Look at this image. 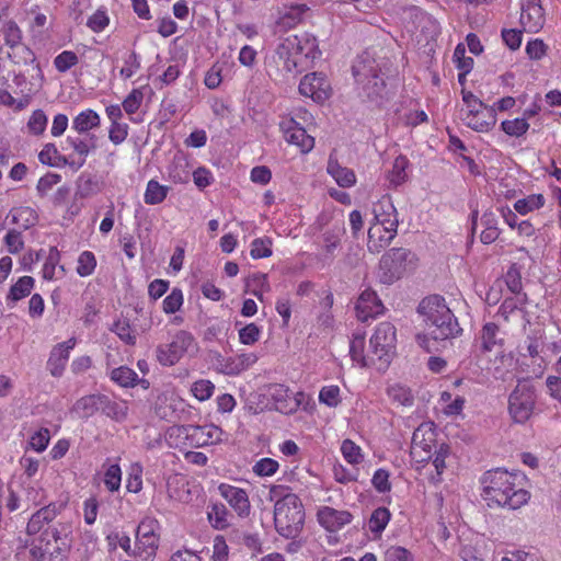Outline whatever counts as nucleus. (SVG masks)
I'll return each instance as SVG.
<instances>
[{"instance_id": "nucleus-40", "label": "nucleus", "mask_w": 561, "mask_h": 561, "mask_svg": "<svg viewBox=\"0 0 561 561\" xmlns=\"http://www.w3.org/2000/svg\"><path fill=\"white\" fill-rule=\"evenodd\" d=\"M410 162L405 156H399L394 159L392 169L388 173V180L394 187L403 184L408 180L407 170Z\"/></svg>"}, {"instance_id": "nucleus-52", "label": "nucleus", "mask_w": 561, "mask_h": 561, "mask_svg": "<svg viewBox=\"0 0 561 561\" xmlns=\"http://www.w3.org/2000/svg\"><path fill=\"white\" fill-rule=\"evenodd\" d=\"M319 402L329 408H336L342 402L340 387L336 385L322 387L319 391Z\"/></svg>"}, {"instance_id": "nucleus-6", "label": "nucleus", "mask_w": 561, "mask_h": 561, "mask_svg": "<svg viewBox=\"0 0 561 561\" xmlns=\"http://www.w3.org/2000/svg\"><path fill=\"white\" fill-rule=\"evenodd\" d=\"M222 430L215 424L173 425L167 432L171 447L199 448L221 440Z\"/></svg>"}, {"instance_id": "nucleus-9", "label": "nucleus", "mask_w": 561, "mask_h": 561, "mask_svg": "<svg viewBox=\"0 0 561 561\" xmlns=\"http://www.w3.org/2000/svg\"><path fill=\"white\" fill-rule=\"evenodd\" d=\"M537 404V391L528 380H518L516 387L508 397V413L518 424L526 423L535 413Z\"/></svg>"}, {"instance_id": "nucleus-63", "label": "nucleus", "mask_w": 561, "mask_h": 561, "mask_svg": "<svg viewBox=\"0 0 561 561\" xmlns=\"http://www.w3.org/2000/svg\"><path fill=\"white\" fill-rule=\"evenodd\" d=\"M160 523L152 516L144 517L136 531V537L160 536Z\"/></svg>"}, {"instance_id": "nucleus-27", "label": "nucleus", "mask_w": 561, "mask_h": 561, "mask_svg": "<svg viewBox=\"0 0 561 561\" xmlns=\"http://www.w3.org/2000/svg\"><path fill=\"white\" fill-rule=\"evenodd\" d=\"M13 225L12 228L25 231L38 222L36 210L30 206L13 207L8 217Z\"/></svg>"}, {"instance_id": "nucleus-26", "label": "nucleus", "mask_w": 561, "mask_h": 561, "mask_svg": "<svg viewBox=\"0 0 561 561\" xmlns=\"http://www.w3.org/2000/svg\"><path fill=\"white\" fill-rule=\"evenodd\" d=\"M183 403V400L174 394H161L156 401L154 413L161 420L172 422L179 416L178 412Z\"/></svg>"}, {"instance_id": "nucleus-55", "label": "nucleus", "mask_w": 561, "mask_h": 561, "mask_svg": "<svg viewBox=\"0 0 561 561\" xmlns=\"http://www.w3.org/2000/svg\"><path fill=\"white\" fill-rule=\"evenodd\" d=\"M215 391V385L208 379H198L191 386L192 396L203 402L211 398Z\"/></svg>"}, {"instance_id": "nucleus-19", "label": "nucleus", "mask_w": 561, "mask_h": 561, "mask_svg": "<svg viewBox=\"0 0 561 561\" xmlns=\"http://www.w3.org/2000/svg\"><path fill=\"white\" fill-rule=\"evenodd\" d=\"M520 23L524 30L529 33H537L542 28L545 14L539 0H528L526 4H523Z\"/></svg>"}, {"instance_id": "nucleus-59", "label": "nucleus", "mask_w": 561, "mask_h": 561, "mask_svg": "<svg viewBox=\"0 0 561 561\" xmlns=\"http://www.w3.org/2000/svg\"><path fill=\"white\" fill-rule=\"evenodd\" d=\"M208 518L217 529H225L229 526V513L225 505L215 504L208 513Z\"/></svg>"}, {"instance_id": "nucleus-16", "label": "nucleus", "mask_w": 561, "mask_h": 561, "mask_svg": "<svg viewBox=\"0 0 561 561\" xmlns=\"http://www.w3.org/2000/svg\"><path fill=\"white\" fill-rule=\"evenodd\" d=\"M317 522L327 531L335 533L350 525L353 522V515L346 510L320 506L317 511Z\"/></svg>"}, {"instance_id": "nucleus-7", "label": "nucleus", "mask_w": 561, "mask_h": 561, "mask_svg": "<svg viewBox=\"0 0 561 561\" xmlns=\"http://www.w3.org/2000/svg\"><path fill=\"white\" fill-rule=\"evenodd\" d=\"M267 396L275 410L282 414L291 415L299 410L312 413L316 408L311 394L302 390L293 392L291 389L284 383L270 385Z\"/></svg>"}, {"instance_id": "nucleus-18", "label": "nucleus", "mask_w": 561, "mask_h": 561, "mask_svg": "<svg viewBox=\"0 0 561 561\" xmlns=\"http://www.w3.org/2000/svg\"><path fill=\"white\" fill-rule=\"evenodd\" d=\"M76 344V337H70L53 347L47 360V369L51 376L60 377L64 374L70 352L75 348Z\"/></svg>"}, {"instance_id": "nucleus-42", "label": "nucleus", "mask_w": 561, "mask_h": 561, "mask_svg": "<svg viewBox=\"0 0 561 561\" xmlns=\"http://www.w3.org/2000/svg\"><path fill=\"white\" fill-rule=\"evenodd\" d=\"M144 467L140 462H133L127 470L126 490L129 493H139L142 490Z\"/></svg>"}, {"instance_id": "nucleus-47", "label": "nucleus", "mask_w": 561, "mask_h": 561, "mask_svg": "<svg viewBox=\"0 0 561 561\" xmlns=\"http://www.w3.org/2000/svg\"><path fill=\"white\" fill-rule=\"evenodd\" d=\"M48 124V118L45 112L41 108L33 111L26 123L28 134L33 136H42Z\"/></svg>"}, {"instance_id": "nucleus-29", "label": "nucleus", "mask_w": 561, "mask_h": 561, "mask_svg": "<svg viewBox=\"0 0 561 561\" xmlns=\"http://www.w3.org/2000/svg\"><path fill=\"white\" fill-rule=\"evenodd\" d=\"M327 172L334 179L340 187L348 188L356 184L355 172L346 167H343L339 161L332 157L329 158Z\"/></svg>"}, {"instance_id": "nucleus-48", "label": "nucleus", "mask_w": 561, "mask_h": 561, "mask_svg": "<svg viewBox=\"0 0 561 561\" xmlns=\"http://www.w3.org/2000/svg\"><path fill=\"white\" fill-rule=\"evenodd\" d=\"M49 442L50 431L47 427H41L30 436L26 449L41 454L46 450Z\"/></svg>"}, {"instance_id": "nucleus-54", "label": "nucleus", "mask_w": 561, "mask_h": 561, "mask_svg": "<svg viewBox=\"0 0 561 561\" xmlns=\"http://www.w3.org/2000/svg\"><path fill=\"white\" fill-rule=\"evenodd\" d=\"M3 243L9 253H20L24 249L25 244L22 231L19 229L10 228L3 238Z\"/></svg>"}, {"instance_id": "nucleus-11", "label": "nucleus", "mask_w": 561, "mask_h": 561, "mask_svg": "<svg viewBox=\"0 0 561 561\" xmlns=\"http://www.w3.org/2000/svg\"><path fill=\"white\" fill-rule=\"evenodd\" d=\"M436 447V427L433 422L421 423L412 435L410 457L412 466L420 470L432 460Z\"/></svg>"}, {"instance_id": "nucleus-36", "label": "nucleus", "mask_w": 561, "mask_h": 561, "mask_svg": "<svg viewBox=\"0 0 561 561\" xmlns=\"http://www.w3.org/2000/svg\"><path fill=\"white\" fill-rule=\"evenodd\" d=\"M462 121H465L468 127L477 131H483L489 130L495 124V116L493 110L486 107L477 114H466V116H462Z\"/></svg>"}, {"instance_id": "nucleus-43", "label": "nucleus", "mask_w": 561, "mask_h": 561, "mask_svg": "<svg viewBox=\"0 0 561 561\" xmlns=\"http://www.w3.org/2000/svg\"><path fill=\"white\" fill-rule=\"evenodd\" d=\"M341 454L344 458V460L352 465L356 466L363 462L364 460V453L359 445H357L352 439H344L341 444Z\"/></svg>"}, {"instance_id": "nucleus-4", "label": "nucleus", "mask_w": 561, "mask_h": 561, "mask_svg": "<svg viewBox=\"0 0 561 561\" xmlns=\"http://www.w3.org/2000/svg\"><path fill=\"white\" fill-rule=\"evenodd\" d=\"M272 493L279 499L274 505V524L276 531L286 539L296 538L302 530L305 507L295 493L287 492L284 485H275Z\"/></svg>"}, {"instance_id": "nucleus-33", "label": "nucleus", "mask_w": 561, "mask_h": 561, "mask_svg": "<svg viewBox=\"0 0 561 561\" xmlns=\"http://www.w3.org/2000/svg\"><path fill=\"white\" fill-rule=\"evenodd\" d=\"M102 401L103 394L101 393L84 396L76 401L73 411L82 419L91 417L96 412L101 411Z\"/></svg>"}, {"instance_id": "nucleus-13", "label": "nucleus", "mask_w": 561, "mask_h": 561, "mask_svg": "<svg viewBox=\"0 0 561 561\" xmlns=\"http://www.w3.org/2000/svg\"><path fill=\"white\" fill-rule=\"evenodd\" d=\"M299 92L314 102L322 103L331 95V85L325 75L322 72H311L306 75L299 83Z\"/></svg>"}, {"instance_id": "nucleus-61", "label": "nucleus", "mask_w": 561, "mask_h": 561, "mask_svg": "<svg viewBox=\"0 0 561 561\" xmlns=\"http://www.w3.org/2000/svg\"><path fill=\"white\" fill-rule=\"evenodd\" d=\"M184 302L183 291L174 287L171 293L163 299L162 309L165 313L171 314L179 311Z\"/></svg>"}, {"instance_id": "nucleus-25", "label": "nucleus", "mask_w": 561, "mask_h": 561, "mask_svg": "<svg viewBox=\"0 0 561 561\" xmlns=\"http://www.w3.org/2000/svg\"><path fill=\"white\" fill-rule=\"evenodd\" d=\"M191 176L187 159L182 154H175L165 168L164 178L174 184H185Z\"/></svg>"}, {"instance_id": "nucleus-50", "label": "nucleus", "mask_w": 561, "mask_h": 561, "mask_svg": "<svg viewBox=\"0 0 561 561\" xmlns=\"http://www.w3.org/2000/svg\"><path fill=\"white\" fill-rule=\"evenodd\" d=\"M146 87L135 88L133 89L126 98L122 102V106L126 114L133 115L135 114L141 106L145 94L144 89Z\"/></svg>"}, {"instance_id": "nucleus-38", "label": "nucleus", "mask_w": 561, "mask_h": 561, "mask_svg": "<svg viewBox=\"0 0 561 561\" xmlns=\"http://www.w3.org/2000/svg\"><path fill=\"white\" fill-rule=\"evenodd\" d=\"M391 518V513L387 507H377L373 511L368 519V529L374 535V538H379Z\"/></svg>"}, {"instance_id": "nucleus-46", "label": "nucleus", "mask_w": 561, "mask_h": 561, "mask_svg": "<svg viewBox=\"0 0 561 561\" xmlns=\"http://www.w3.org/2000/svg\"><path fill=\"white\" fill-rule=\"evenodd\" d=\"M38 160L41 163L49 167L59 165L61 162L68 164V158L60 156L55 144L51 142L44 145L43 149L38 153Z\"/></svg>"}, {"instance_id": "nucleus-44", "label": "nucleus", "mask_w": 561, "mask_h": 561, "mask_svg": "<svg viewBox=\"0 0 561 561\" xmlns=\"http://www.w3.org/2000/svg\"><path fill=\"white\" fill-rule=\"evenodd\" d=\"M273 240L270 237L255 238L250 245V255L253 260L266 259L273 254Z\"/></svg>"}, {"instance_id": "nucleus-53", "label": "nucleus", "mask_w": 561, "mask_h": 561, "mask_svg": "<svg viewBox=\"0 0 561 561\" xmlns=\"http://www.w3.org/2000/svg\"><path fill=\"white\" fill-rule=\"evenodd\" d=\"M545 205V197L541 194L529 195L515 202L514 208L517 213L526 215L529 211L539 209Z\"/></svg>"}, {"instance_id": "nucleus-32", "label": "nucleus", "mask_w": 561, "mask_h": 561, "mask_svg": "<svg viewBox=\"0 0 561 561\" xmlns=\"http://www.w3.org/2000/svg\"><path fill=\"white\" fill-rule=\"evenodd\" d=\"M8 57L15 65H32L33 70L36 71L39 78H43L42 69L39 64L36 62V56L34 51L25 44L14 45L8 50Z\"/></svg>"}, {"instance_id": "nucleus-5", "label": "nucleus", "mask_w": 561, "mask_h": 561, "mask_svg": "<svg viewBox=\"0 0 561 561\" xmlns=\"http://www.w3.org/2000/svg\"><path fill=\"white\" fill-rule=\"evenodd\" d=\"M70 526L47 528L30 540V556L34 561H66L71 548Z\"/></svg>"}, {"instance_id": "nucleus-15", "label": "nucleus", "mask_w": 561, "mask_h": 561, "mask_svg": "<svg viewBox=\"0 0 561 561\" xmlns=\"http://www.w3.org/2000/svg\"><path fill=\"white\" fill-rule=\"evenodd\" d=\"M286 141L296 146L301 153H308L314 148V138L307 134L306 129L294 118L280 123Z\"/></svg>"}, {"instance_id": "nucleus-60", "label": "nucleus", "mask_w": 561, "mask_h": 561, "mask_svg": "<svg viewBox=\"0 0 561 561\" xmlns=\"http://www.w3.org/2000/svg\"><path fill=\"white\" fill-rule=\"evenodd\" d=\"M501 127L506 135L520 137L528 130L529 124L527 123L525 117H522L503 121Z\"/></svg>"}, {"instance_id": "nucleus-14", "label": "nucleus", "mask_w": 561, "mask_h": 561, "mask_svg": "<svg viewBox=\"0 0 561 561\" xmlns=\"http://www.w3.org/2000/svg\"><path fill=\"white\" fill-rule=\"evenodd\" d=\"M218 493L241 518L250 515L251 503L247 490L222 482L218 485Z\"/></svg>"}, {"instance_id": "nucleus-51", "label": "nucleus", "mask_w": 561, "mask_h": 561, "mask_svg": "<svg viewBox=\"0 0 561 561\" xmlns=\"http://www.w3.org/2000/svg\"><path fill=\"white\" fill-rule=\"evenodd\" d=\"M466 150L467 148L465 144L460 139H458V167H460L462 170H467L469 174L472 176L480 175V165L476 162V160L472 157L463 153V151Z\"/></svg>"}, {"instance_id": "nucleus-56", "label": "nucleus", "mask_w": 561, "mask_h": 561, "mask_svg": "<svg viewBox=\"0 0 561 561\" xmlns=\"http://www.w3.org/2000/svg\"><path fill=\"white\" fill-rule=\"evenodd\" d=\"M388 396L401 405L410 407L413 404V396L411 390L402 385L396 383L388 388Z\"/></svg>"}, {"instance_id": "nucleus-28", "label": "nucleus", "mask_w": 561, "mask_h": 561, "mask_svg": "<svg viewBox=\"0 0 561 561\" xmlns=\"http://www.w3.org/2000/svg\"><path fill=\"white\" fill-rule=\"evenodd\" d=\"M60 259L61 254L57 247H50L42 267V276L45 280L51 282L65 276L66 268L60 264Z\"/></svg>"}, {"instance_id": "nucleus-37", "label": "nucleus", "mask_w": 561, "mask_h": 561, "mask_svg": "<svg viewBox=\"0 0 561 561\" xmlns=\"http://www.w3.org/2000/svg\"><path fill=\"white\" fill-rule=\"evenodd\" d=\"M171 187L159 183V181L151 179L147 182L144 193V202L147 205H158L165 201Z\"/></svg>"}, {"instance_id": "nucleus-17", "label": "nucleus", "mask_w": 561, "mask_h": 561, "mask_svg": "<svg viewBox=\"0 0 561 561\" xmlns=\"http://www.w3.org/2000/svg\"><path fill=\"white\" fill-rule=\"evenodd\" d=\"M355 310L358 320L365 322L382 314L385 306L376 291L365 289L356 301Z\"/></svg>"}, {"instance_id": "nucleus-10", "label": "nucleus", "mask_w": 561, "mask_h": 561, "mask_svg": "<svg viewBox=\"0 0 561 561\" xmlns=\"http://www.w3.org/2000/svg\"><path fill=\"white\" fill-rule=\"evenodd\" d=\"M198 345L194 335L186 330H179L169 343L160 344L156 348L157 362L171 367L178 364L186 354L197 351Z\"/></svg>"}, {"instance_id": "nucleus-12", "label": "nucleus", "mask_w": 561, "mask_h": 561, "mask_svg": "<svg viewBox=\"0 0 561 561\" xmlns=\"http://www.w3.org/2000/svg\"><path fill=\"white\" fill-rule=\"evenodd\" d=\"M411 252L402 248H392L380 259L379 280L382 284L391 285L400 279L407 271Z\"/></svg>"}, {"instance_id": "nucleus-2", "label": "nucleus", "mask_w": 561, "mask_h": 561, "mask_svg": "<svg viewBox=\"0 0 561 561\" xmlns=\"http://www.w3.org/2000/svg\"><path fill=\"white\" fill-rule=\"evenodd\" d=\"M515 480V474L501 468L486 471L481 479V483L488 505L516 510L527 503L529 493L522 488L517 489Z\"/></svg>"}, {"instance_id": "nucleus-8", "label": "nucleus", "mask_w": 561, "mask_h": 561, "mask_svg": "<svg viewBox=\"0 0 561 561\" xmlns=\"http://www.w3.org/2000/svg\"><path fill=\"white\" fill-rule=\"evenodd\" d=\"M369 347L377 368L379 370L387 369L397 353L396 327L389 321L378 323L369 339Z\"/></svg>"}, {"instance_id": "nucleus-57", "label": "nucleus", "mask_w": 561, "mask_h": 561, "mask_svg": "<svg viewBox=\"0 0 561 561\" xmlns=\"http://www.w3.org/2000/svg\"><path fill=\"white\" fill-rule=\"evenodd\" d=\"M450 454V447L446 444H442L437 450L434 451L433 466L435 467L436 476H432L431 479L434 482L442 480V474L446 468V458Z\"/></svg>"}, {"instance_id": "nucleus-64", "label": "nucleus", "mask_w": 561, "mask_h": 561, "mask_svg": "<svg viewBox=\"0 0 561 561\" xmlns=\"http://www.w3.org/2000/svg\"><path fill=\"white\" fill-rule=\"evenodd\" d=\"M110 24V18L105 9H98L87 21V26L94 33L103 32Z\"/></svg>"}, {"instance_id": "nucleus-41", "label": "nucleus", "mask_w": 561, "mask_h": 561, "mask_svg": "<svg viewBox=\"0 0 561 561\" xmlns=\"http://www.w3.org/2000/svg\"><path fill=\"white\" fill-rule=\"evenodd\" d=\"M105 470L103 474V483L105 489L111 492H117L121 489L122 484V469L118 462L111 463L108 466L104 465Z\"/></svg>"}, {"instance_id": "nucleus-21", "label": "nucleus", "mask_w": 561, "mask_h": 561, "mask_svg": "<svg viewBox=\"0 0 561 561\" xmlns=\"http://www.w3.org/2000/svg\"><path fill=\"white\" fill-rule=\"evenodd\" d=\"M398 227H385L380 225H370L368 229L367 247L370 252L379 253L397 236Z\"/></svg>"}, {"instance_id": "nucleus-58", "label": "nucleus", "mask_w": 561, "mask_h": 561, "mask_svg": "<svg viewBox=\"0 0 561 561\" xmlns=\"http://www.w3.org/2000/svg\"><path fill=\"white\" fill-rule=\"evenodd\" d=\"M79 58L72 50H64L54 58V66L58 72L65 73L77 66Z\"/></svg>"}, {"instance_id": "nucleus-49", "label": "nucleus", "mask_w": 561, "mask_h": 561, "mask_svg": "<svg viewBox=\"0 0 561 561\" xmlns=\"http://www.w3.org/2000/svg\"><path fill=\"white\" fill-rule=\"evenodd\" d=\"M247 287L252 295L262 301L263 294L270 289L267 275L263 273L252 274L247 280Z\"/></svg>"}, {"instance_id": "nucleus-62", "label": "nucleus", "mask_w": 561, "mask_h": 561, "mask_svg": "<svg viewBox=\"0 0 561 561\" xmlns=\"http://www.w3.org/2000/svg\"><path fill=\"white\" fill-rule=\"evenodd\" d=\"M505 283L507 288L515 295H523V284H522V275L520 268L517 264H512L506 274H505Z\"/></svg>"}, {"instance_id": "nucleus-34", "label": "nucleus", "mask_w": 561, "mask_h": 561, "mask_svg": "<svg viewBox=\"0 0 561 561\" xmlns=\"http://www.w3.org/2000/svg\"><path fill=\"white\" fill-rule=\"evenodd\" d=\"M128 410V402L126 400H113L110 397L103 394L101 411L107 417L116 422H123L127 419Z\"/></svg>"}, {"instance_id": "nucleus-30", "label": "nucleus", "mask_w": 561, "mask_h": 561, "mask_svg": "<svg viewBox=\"0 0 561 561\" xmlns=\"http://www.w3.org/2000/svg\"><path fill=\"white\" fill-rule=\"evenodd\" d=\"M160 543V536L136 537L133 557L140 561H153Z\"/></svg>"}, {"instance_id": "nucleus-23", "label": "nucleus", "mask_w": 561, "mask_h": 561, "mask_svg": "<svg viewBox=\"0 0 561 561\" xmlns=\"http://www.w3.org/2000/svg\"><path fill=\"white\" fill-rule=\"evenodd\" d=\"M65 142L73 150L75 154L69 156L68 164L76 170L84 165L90 151L95 147L93 142L89 144L81 137L67 136Z\"/></svg>"}, {"instance_id": "nucleus-24", "label": "nucleus", "mask_w": 561, "mask_h": 561, "mask_svg": "<svg viewBox=\"0 0 561 561\" xmlns=\"http://www.w3.org/2000/svg\"><path fill=\"white\" fill-rule=\"evenodd\" d=\"M374 221L371 225H380L385 227H398V218L394 206L389 196H383L373 208Z\"/></svg>"}, {"instance_id": "nucleus-31", "label": "nucleus", "mask_w": 561, "mask_h": 561, "mask_svg": "<svg viewBox=\"0 0 561 561\" xmlns=\"http://www.w3.org/2000/svg\"><path fill=\"white\" fill-rule=\"evenodd\" d=\"M35 286V279L32 276H21L11 285L5 297L7 305L14 307L15 304L31 295Z\"/></svg>"}, {"instance_id": "nucleus-3", "label": "nucleus", "mask_w": 561, "mask_h": 561, "mask_svg": "<svg viewBox=\"0 0 561 561\" xmlns=\"http://www.w3.org/2000/svg\"><path fill=\"white\" fill-rule=\"evenodd\" d=\"M419 312L424 317L426 332L417 334L416 341L426 352H432L430 340L446 341L453 336V312L442 296L425 297L419 305Z\"/></svg>"}, {"instance_id": "nucleus-1", "label": "nucleus", "mask_w": 561, "mask_h": 561, "mask_svg": "<svg viewBox=\"0 0 561 561\" xmlns=\"http://www.w3.org/2000/svg\"><path fill=\"white\" fill-rule=\"evenodd\" d=\"M320 56L321 50L317 37L304 32L283 38L276 47L273 61L279 76L287 79L295 78L311 67Z\"/></svg>"}, {"instance_id": "nucleus-45", "label": "nucleus", "mask_w": 561, "mask_h": 561, "mask_svg": "<svg viewBox=\"0 0 561 561\" xmlns=\"http://www.w3.org/2000/svg\"><path fill=\"white\" fill-rule=\"evenodd\" d=\"M96 264L95 254L92 251L85 250L78 256L76 272L81 277H88L94 273Z\"/></svg>"}, {"instance_id": "nucleus-35", "label": "nucleus", "mask_w": 561, "mask_h": 561, "mask_svg": "<svg viewBox=\"0 0 561 561\" xmlns=\"http://www.w3.org/2000/svg\"><path fill=\"white\" fill-rule=\"evenodd\" d=\"M100 115L92 108L81 111L72 119L71 128L78 134H85L100 126Z\"/></svg>"}, {"instance_id": "nucleus-39", "label": "nucleus", "mask_w": 561, "mask_h": 561, "mask_svg": "<svg viewBox=\"0 0 561 561\" xmlns=\"http://www.w3.org/2000/svg\"><path fill=\"white\" fill-rule=\"evenodd\" d=\"M110 377L112 381L123 388H134L141 381L138 374L127 366L114 368Z\"/></svg>"}, {"instance_id": "nucleus-22", "label": "nucleus", "mask_w": 561, "mask_h": 561, "mask_svg": "<svg viewBox=\"0 0 561 561\" xmlns=\"http://www.w3.org/2000/svg\"><path fill=\"white\" fill-rule=\"evenodd\" d=\"M365 332L358 331L353 333L350 343V355L352 360L359 367L377 366L376 360H374V354L370 353V350L368 353H365Z\"/></svg>"}, {"instance_id": "nucleus-20", "label": "nucleus", "mask_w": 561, "mask_h": 561, "mask_svg": "<svg viewBox=\"0 0 561 561\" xmlns=\"http://www.w3.org/2000/svg\"><path fill=\"white\" fill-rule=\"evenodd\" d=\"M57 517V510L53 505H47L36 511L28 519L26 525L27 536L34 538L42 535L47 528H54L49 524Z\"/></svg>"}]
</instances>
